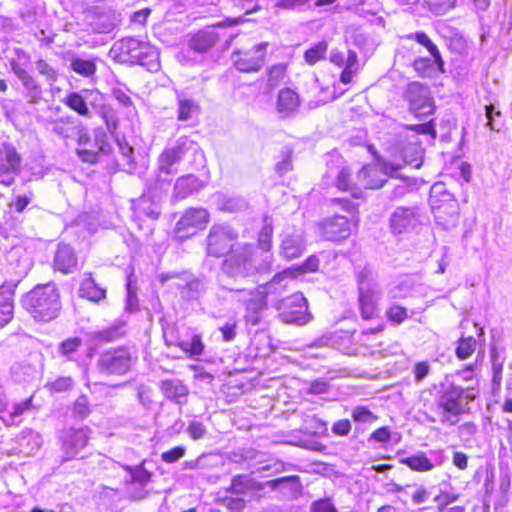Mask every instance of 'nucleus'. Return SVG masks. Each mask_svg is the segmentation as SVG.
<instances>
[{"label": "nucleus", "mask_w": 512, "mask_h": 512, "mask_svg": "<svg viewBox=\"0 0 512 512\" xmlns=\"http://www.w3.org/2000/svg\"><path fill=\"white\" fill-rule=\"evenodd\" d=\"M37 375V367L29 362H18L11 367V377L18 383H30Z\"/></svg>", "instance_id": "2f4dec72"}, {"label": "nucleus", "mask_w": 512, "mask_h": 512, "mask_svg": "<svg viewBox=\"0 0 512 512\" xmlns=\"http://www.w3.org/2000/svg\"><path fill=\"white\" fill-rule=\"evenodd\" d=\"M217 40L218 37L214 31H199L192 37L189 45L194 51L203 53L213 47Z\"/></svg>", "instance_id": "72a5a7b5"}, {"label": "nucleus", "mask_w": 512, "mask_h": 512, "mask_svg": "<svg viewBox=\"0 0 512 512\" xmlns=\"http://www.w3.org/2000/svg\"><path fill=\"white\" fill-rule=\"evenodd\" d=\"M294 275L291 269L277 273L271 281L261 285L262 290L258 292L246 287H228L227 289L239 295V300L246 306V322L256 326L261 322L262 312L266 309V297L270 294H281L286 288L285 280Z\"/></svg>", "instance_id": "f03ea898"}, {"label": "nucleus", "mask_w": 512, "mask_h": 512, "mask_svg": "<svg viewBox=\"0 0 512 512\" xmlns=\"http://www.w3.org/2000/svg\"><path fill=\"white\" fill-rule=\"evenodd\" d=\"M209 220V213L204 208H191L177 222V232L193 235L197 229L203 228Z\"/></svg>", "instance_id": "6ab92c4d"}, {"label": "nucleus", "mask_w": 512, "mask_h": 512, "mask_svg": "<svg viewBox=\"0 0 512 512\" xmlns=\"http://www.w3.org/2000/svg\"><path fill=\"white\" fill-rule=\"evenodd\" d=\"M160 55L157 48L150 45L149 43H145L142 47V53L139 56V60H137L136 64H139L145 67L148 71H158L160 68Z\"/></svg>", "instance_id": "c9c22d12"}, {"label": "nucleus", "mask_w": 512, "mask_h": 512, "mask_svg": "<svg viewBox=\"0 0 512 512\" xmlns=\"http://www.w3.org/2000/svg\"><path fill=\"white\" fill-rule=\"evenodd\" d=\"M73 385L74 381L71 377L63 376L47 383L46 388H48L51 393H62L70 390Z\"/></svg>", "instance_id": "5fc2aeb1"}, {"label": "nucleus", "mask_w": 512, "mask_h": 512, "mask_svg": "<svg viewBox=\"0 0 512 512\" xmlns=\"http://www.w3.org/2000/svg\"><path fill=\"white\" fill-rule=\"evenodd\" d=\"M237 233L228 225L215 224L207 236V253L210 256L221 257L233 246Z\"/></svg>", "instance_id": "f8f14e48"}, {"label": "nucleus", "mask_w": 512, "mask_h": 512, "mask_svg": "<svg viewBox=\"0 0 512 512\" xmlns=\"http://www.w3.org/2000/svg\"><path fill=\"white\" fill-rule=\"evenodd\" d=\"M407 39H413L418 42L420 45L424 46L431 56L434 58V62L438 67V70L444 72V61L441 57V54L437 48V46L430 40L428 35L424 32H416L411 33L406 36Z\"/></svg>", "instance_id": "473e14b6"}, {"label": "nucleus", "mask_w": 512, "mask_h": 512, "mask_svg": "<svg viewBox=\"0 0 512 512\" xmlns=\"http://www.w3.org/2000/svg\"><path fill=\"white\" fill-rule=\"evenodd\" d=\"M285 76V66L277 64L269 69L268 82L271 86L277 85Z\"/></svg>", "instance_id": "69168bd1"}, {"label": "nucleus", "mask_w": 512, "mask_h": 512, "mask_svg": "<svg viewBox=\"0 0 512 512\" xmlns=\"http://www.w3.org/2000/svg\"><path fill=\"white\" fill-rule=\"evenodd\" d=\"M264 463H265V461H263L261 459L258 460L257 466H254V465L252 466L253 472L261 473L264 476H270L272 474L278 473L281 470L282 465L276 461H270L266 464H264Z\"/></svg>", "instance_id": "4d7b16f0"}, {"label": "nucleus", "mask_w": 512, "mask_h": 512, "mask_svg": "<svg viewBox=\"0 0 512 512\" xmlns=\"http://www.w3.org/2000/svg\"><path fill=\"white\" fill-rule=\"evenodd\" d=\"M268 42H261L249 49H240L232 53L234 66L240 72H258L265 64Z\"/></svg>", "instance_id": "9d476101"}, {"label": "nucleus", "mask_w": 512, "mask_h": 512, "mask_svg": "<svg viewBox=\"0 0 512 512\" xmlns=\"http://www.w3.org/2000/svg\"><path fill=\"white\" fill-rule=\"evenodd\" d=\"M160 203H155L154 201H151L150 197H146L145 194H143L135 203V211L138 214H143L147 216L148 218L155 220L160 215V209H159Z\"/></svg>", "instance_id": "a19ab883"}, {"label": "nucleus", "mask_w": 512, "mask_h": 512, "mask_svg": "<svg viewBox=\"0 0 512 512\" xmlns=\"http://www.w3.org/2000/svg\"><path fill=\"white\" fill-rule=\"evenodd\" d=\"M350 172L347 168L343 167L337 171L336 174V187L339 190L350 192L354 198L361 197V191L351 184Z\"/></svg>", "instance_id": "c03bdc74"}, {"label": "nucleus", "mask_w": 512, "mask_h": 512, "mask_svg": "<svg viewBox=\"0 0 512 512\" xmlns=\"http://www.w3.org/2000/svg\"><path fill=\"white\" fill-rule=\"evenodd\" d=\"M443 190L444 187L441 184H435L431 188L430 203L436 218H440L442 212V205L440 204V199H438V195H442L443 201L450 203V206L452 208H455L454 199L452 198V195Z\"/></svg>", "instance_id": "e433bc0d"}, {"label": "nucleus", "mask_w": 512, "mask_h": 512, "mask_svg": "<svg viewBox=\"0 0 512 512\" xmlns=\"http://www.w3.org/2000/svg\"><path fill=\"white\" fill-rule=\"evenodd\" d=\"M311 512H339L329 498L313 501L310 506Z\"/></svg>", "instance_id": "bf43d9fd"}, {"label": "nucleus", "mask_w": 512, "mask_h": 512, "mask_svg": "<svg viewBox=\"0 0 512 512\" xmlns=\"http://www.w3.org/2000/svg\"><path fill=\"white\" fill-rule=\"evenodd\" d=\"M406 99L410 111L417 117L428 116L434 112L435 105L430 90L419 82H412L408 85Z\"/></svg>", "instance_id": "9b49d317"}, {"label": "nucleus", "mask_w": 512, "mask_h": 512, "mask_svg": "<svg viewBox=\"0 0 512 512\" xmlns=\"http://www.w3.org/2000/svg\"><path fill=\"white\" fill-rule=\"evenodd\" d=\"M79 296L92 302H99L106 297V290L95 282L91 274H85L80 283Z\"/></svg>", "instance_id": "cd10ccee"}, {"label": "nucleus", "mask_w": 512, "mask_h": 512, "mask_svg": "<svg viewBox=\"0 0 512 512\" xmlns=\"http://www.w3.org/2000/svg\"><path fill=\"white\" fill-rule=\"evenodd\" d=\"M21 157L15 147L10 144L0 146V176L18 174L20 172Z\"/></svg>", "instance_id": "412c9836"}, {"label": "nucleus", "mask_w": 512, "mask_h": 512, "mask_svg": "<svg viewBox=\"0 0 512 512\" xmlns=\"http://www.w3.org/2000/svg\"><path fill=\"white\" fill-rule=\"evenodd\" d=\"M387 316L390 321L400 324L407 318V311L405 308L395 305L387 311Z\"/></svg>", "instance_id": "774afa93"}, {"label": "nucleus", "mask_w": 512, "mask_h": 512, "mask_svg": "<svg viewBox=\"0 0 512 512\" xmlns=\"http://www.w3.org/2000/svg\"><path fill=\"white\" fill-rule=\"evenodd\" d=\"M273 256L271 254L258 255V250L251 245H244L235 249L223 262L224 274L235 280L242 281L254 277L256 274H267L272 271Z\"/></svg>", "instance_id": "f257e3e1"}, {"label": "nucleus", "mask_w": 512, "mask_h": 512, "mask_svg": "<svg viewBox=\"0 0 512 512\" xmlns=\"http://www.w3.org/2000/svg\"><path fill=\"white\" fill-rule=\"evenodd\" d=\"M202 181L193 174H187L176 179L173 189V200H182L199 191Z\"/></svg>", "instance_id": "4be33fe9"}, {"label": "nucleus", "mask_w": 512, "mask_h": 512, "mask_svg": "<svg viewBox=\"0 0 512 512\" xmlns=\"http://www.w3.org/2000/svg\"><path fill=\"white\" fill-rule=\"evenodd\" d=\"M160 389L169 400L178 404L185 403L189 394L188 387L179 379L161 381Z\"/></svg>", "instance_id": "393cba45"}, {"label": "nucleus", "mask_w": 512, "mask_h": 512, "mask_svg": "<svg viewBox=\"0 0 512 512\" xmlns=\"http://www.w3.org/2000/svg\"><path fill=\"white\" fill-rule=\"evenodd\" d=\"M352 418L358 423H374L378 417L374 415L368 408L358 406L352 411Z\"/></svg>", "instance_id": "6e6d98bb"}, {"label": "nucleus", "mask_w": 512, "mask_h": 512, "mask_svg": "<svg viewBox=\"0 0 512 512\" xmlns=\"http://www.w3.org/2000/svg\"><path fill=\"white\" fill-rule=\"evenodd\" d=\"M271 238L272 227L270 225H265L259 234V246L262 252H258V255L270 254L269 250L271 248Z\"/></svg>", "instance_id": "13d9d810"}, {"label": "nucleus", "mask_w": 512, "mask_h": 512, "mask_svg": "<svg viewBox=\"0 0 512 512\" xmlns=\"http://www.w3.org/2000/svg\"><path fill=\"white\" fill-rule=\"evenodd\" d=\"M428 9L436 15H444L456 6V0H425Z\"/></svg>", "instance_id": "3c124183"}, {"label": "nucleus", "mask_w": 512, "mask_h": 512, "mask_svg": "<svg viewBox=\"0 0 512 512\" xmlns=\"http://www.w3.org/2000/svg\"><path fill=\"white\" fill-rule=\"evenodd\" d=\"M474 389L463 388L446 379L437 391L436 405L441 413V422L455 425L459 416L469 410V403L475 399Z\"/></svg>", "instance_id": "7ed1b4c3"}, {"label": "nucleus", "mask_w": 512, "mask_h": 512, "mask_svg": "<svg viewBox=\"0 0 512 512\" xmlns=\"http://www.w3.org/2000/svg\"><path fill=\"white\" fill-rule=\"evenodd\" d=\"M73 412H74V415L80 419H84L89 415V413H90L89 402L85 395L80 396L76 400V402L74 404Z\"/></svg>", "instance_id": "052dcab7"}, {"label": "nucleus", "mask_w": 512, "mask_h": 512, "mask_svg": "<svg viewBox=\"0 0 512 512\" xmlns=\"http://www.w3.org/2000/svg\"><path fill=\"white\" fill-rule=\"evenodd\" d=\"M90 430L88 427L74 429L69 428L61 434L62 450L65 459L75 458L86 447L89 441Z\"/></svg>", "instance_id": "dca6fc26"}, {"label": "nucleus", "mask_w": 512, "mask_h": 512, "mask_svg": "<svg viewBox=\"0 0 512 512\" xmlns=\"http://www.w3.org/2000/svg\"><path fill=\"white\" fill-rule=\"evenodd\" d=\"M76 265L77 258L72 247L68 244H59L54 258V267L68 274L75 269Z\"/></svg>", "instance_id": "5701e85b"}, {"label": "nucleus", "mask_w": 512, "mask_h": 512, "mask_svg": "<svg viewBox=\"0 0 512 512\" xmlns=\"http://www.w3.org/2000/svg\"><path fill=\"white\" fill-rule=\"evenodd\" d=\"M258 489L257 482L247 475L233 477L228 491L235 495H245L249 491Z\"/></svg>", "instance_id": "4c0bfd02"}, {"label": "nucleus", "mask_w": 512, "mask_h": 512, "mask_svg": "<svg viewBox=\"0 0 512 512\" xmlns=\"http://www.w3.org/2000/svg\"><path fill=\"white\" fill-rule=\"evenodd\" d=\"M185 455V448L176 446L161 454V459L165 463H175Z\"/></svg>", "instance_id": "0e129e2a"}, {"label": "nucleus", "mask_w": 512, "mask_h": 512, "mask_svg": "<svg viewBox=\"0 0 512 512\" xmlns=\"http://www.w3.org/2000/svg\"><path fill=\"white\" fill-rule=\"evenodd\" d=\"M188 153H192L194 156H202L195 141L186 136L178 138L174 144L167 146L158 156V171L166 176L176 173L173 166L181 162Z\"/></svg>", "instance_id": "0eeeda50"}, {"label": "nucleus", "mask_w": 512, "mask_h": 512, "mask_svg": "<svg viewBox=\"0 0 512 512\" xmlns=\"http://www.w3.org/2000/svg\"><path fill=\"white\" fill-rule=\"evenodd\" d=\"M100 115L102 119L105 121L107 130L109 132H113L118 125V120L116 118L115 112L108 107H102L100 111Z\"/></svg>", "instance_id": "680f3d73"}, {"label": "nucleus", "mask_w": 512, "mask_h": 512, "mask_svg": "<svg viewBox=\"0 0 512 512\" xmlns=\"http://www.w3.org/2000/svg\"><path fill=\"white\" fill-rule=\"evenodd\" d=\"M184 284L178 283L177 286L181 290L182 298L186 300H194L199 298L205 290L204 284L199 279H183Z\"/></svg>", "instance_id": "58836bf2"}, {"label": "nucleus", "mask_w": 512, "mask_h": 512, "mask_svg": "<svg viewBox=\"0 0 512 512\" xmlns=\"http://www.w3.org/2000/svg\"><path fill=\"white\" fill-rule=\"evenodd\" d=\"M394 155L396 158L402 159L405 165L420 168L423 162V149L418 137L400 136L395 146Z\"/></svg>", "instance_id": "ddd939ff"}, {"label": "nucleus", "mask_w": 512, "mask_h": 512, "mask_svg": "<svg viewBox=\"0 0 512 512\" xmlns=\"http://www.w3.org/2000/svg\"><path fill=\"white\" fill-rule=\"evenodd\" d=\"M127 471L126 485L127 493L133 500H141L147 496L145 487L150 482L151 473L144 468V462L134 468L125 467Z\"/></svg>", "instance_id": "4468645a"}, {"label": "nucleus", "mask_w": 512, "mask_h": 512, "mask_svg": "<svg viewBox=\"0 0 512 512\" xmlns=\"http://www.w3.org/2000/svg\"><path fill=\"white\" fill-rule=\"evenodd\" d=\"M71 69L84 77H91L96 73V64L93 60L75 57L70 63Z\"/></svg>", "instance_id": "a18cd8bd"}, {"label": "nucleus", "mask_w": 512, "mask_h": 512, "mask_svg": "<svg viewBox=\"0 0 512 512\" xmlns=\"http://www.w3.org/2000/svg\"><path fill=\"white\" fill-rule=\"evenodd\" d=\"M119 151H120V160L119 165L122 169L129 173L133 174L136 171V163L133 158L134 149L125 141L117 140Z\"/></svg>", "instance_id": "ea45409f"}, {"label": "nucleus", "mask_w": 512, "mask_h": 512, "mask_svg": "<svg viewBox=\"0 0 512 512\" xmlns=\"http://www.w3.org/2000/svg\"><path fill=\"white\" fill-rule=\"evenodd\" d=\"M274 8L276 10L285 11H302L310 8L312 0H274Z\"/></svg>", "instance_id": "de8ad7c7"}, {"label": "nucleus", "mask_w": 512, "mask_h": 512, "mask_svg": "<svg viewBox=\"0 0 512 512\" xmlns=\"http://www.w3.org/2000/svg\"><path fill=\"white\" fill-rule=\"evenodd\" d=\"M328 49V44L325 41L318 42L313 47L306 50L304 58L310 65L315 64L319 60L323 59Z\"/></svg>", "instance_id": "09e8293b"}, {"label": "nucleus", "mask_w": 512, "mask_h": 512, "mask_svg": "<svg viewBox=\"0 0 512 512\" xmlns=\"http://www.w3.org/2000/svg\"><path fill=\"white\" fill-rule=\"evenodd\" d=\"M434 64V60L420 57L414 60L413 67L421 76H427Z\"/></svg>", "instance_id": "e2e57ef3"}, {"label": "nucleus", "mask_w": 512, "mask_h": 512, "mask_svg": "<svg viewBox=\"0 0 512 512\" xmlns=\"http://www.w3.org/2000/svg\"><path fill=\"white\" fill-rule=\"evenodd\" d=\"M276 106L281 117L290 116L299 106V96L289 88L282 89L278 94Z\"/></svg>", "instance_id": "bb28decb"}, {"label": "nucleus", "mask_w": 512, "mask_h": 512, "mask_svg": "<svg viewBox=\"0 0 512 512\" xmlns=\"http://www.w3.org/2000/svg\"><path fill=\"white\" fill-rule=\"evenodd\" d=\"M124 325L122 323L113 324L103 330L93 332L91 337L98 342H112L124 335Z\"/></svg>", "instance_id": "79ce46f5"}, {"label": "nucleus", "mask_w": 512, "mask_h": 512, "mask_svg": "<svg viewBox=\"0 0 512 512\" xmlns=\"http://www.w3.org/2000/svg\"><path fill=\"white\" fill-rule=\"evenodd\" d=\"M10 68L20 80L23 87V95L27 101L31 104L39 103L42 100V88L36 78L14 59L10 60Z\"/></svg>", "instance_id": "f3484780"}, {"label": "nucleus", "mask_w": 512, "mask_h": 512, "mask_svg": "<svg viewBox=\"0 0 512 512\" xmlns=\"http://www.w3.org/2000/svg\"><path fill=\"white\" fill-rule=\"evenodd\" d=\"M324 236L330 241H339L349 237L351 225L347 217L335 215L323 223Z\"/></svg>", "instance_id": "aec40b11"}, {"label": "nucleus", "mask_w": 512, "mask_h": 512, "mask_svg": "<svg viewBox=\"0 0 512 512\" xmlns=\"http://www.w3.org/2000/svg\"><path fill=\"white\" fill-rule=\"evenodd\" d=\"M88 94L89 91H84V94L82 92H70L62 102L79 115L90 118L92 114L87 105Z\"/></svg>", "instance_id": "c756f323"}, {"label": "nucleus", "mask_w": 512, "mask_h": 512, "mask_svg": "<svg viewBox=\"0 0 512 512\" xmlns=\"http://www.w3.org/2000/svg\"><path fill=\"white\" fill-rule=\"evenodd\" d=\"M24 308L40 321L54 319L61 308L56 285L47 283L36 286L23 299Z\"/></svg>", "instance_id": "20e7f679"}, {"label": "nucleus", "mask_w": 512, "mask_h": 512, "mask_svg": "<svg viewBox=\"0 0 512 512\" xmlns=\"http://www.w3.org/2000/svg\"><path fill=\"white\" fill-rule=\"evenodd\" d=\"M401 168L399 163L381 161L378 165L364 166L358 172V181L368 189H379L387 182V177H396V172Z\"/></svg>", "instance_id": "1a4fd4ad"}, {"label": "nucleus", "mask_w": 512, "mask_h": 512, "mask_svg": "<svg viewBox=\"0 0 512 512\" xmlns=\"http://www.w3.org/2000/svg\"><path fill=\"white\" fill-rule=\"evenodd\" d=\"M32 408V397L13 405L12 411L10 412L11 420L14 421L22 416L26 411Z\"/></svg>", "instance_id": "338daca9"}, {"label": "nucleus", "mask_w": 512, "mask_h": 512, "mask_svg": "<svg viewBox=\"0 0 512 512\" xmlns=\"http://www.w3.org/2000/svg\"><path fill=\"white\" fill-rule=\"evenodd\" d=\"M171 185V179L164 173L158 171L155 180L152 184L147 187V190L143 193L146 197H150L151 201L160 203L163 197L167 194Z\"/></svg>", "instance_id": "c85d7f7f"}, {"label": "nucleus", "mask_w": 512, "mask_h": 512, "mask_svg": "<svg viewBox=\"0 0 512 512\" xmlns=\"http://www.w3.org/2000/svg\"><path fill=\"white\" fill-rule=\"evenodd\" d=\"M476 340L473 337L462 338L456 348V355L459 359H467L475 350Z\"/></svg>", "instance_id": "864d4df0"}, {"label": "nucleus", "mask_w": 512, "mask_h": 512, "mask_svg": "<svg viewBox=\"0 0 512 512\" xmlns=\"http://www.w3.org/2000/svg\"><path fill=\"white\" fill-rule=\"evenodd\" d=\"M421 223L419 208L397 207L390 216L392 233L401 234L415 229Z\"/></svg>", "instance_id": "2eb2a0df"}, {"label": "nucleus", "mask_w": 512, "mask_h": 512, "mask_svg": "<svg viewBox=\"0 0 512 512\" xmlns=\"http://www.w3.org/2000/svg\"><path fill=\"white\" fill-rule=\"evenodd\" d=\"M179 346L183 351L189 353L191 357L200 356L204 350V344L198 335H194L190 341L180 342Z\"/></svg>", "instance_id": "8fccbe9b"}, {"label": "nucleus", "mask_w": 512, "mask_h": 512, "mask_svg": "<svg viewBox=\"0 0 512 512\" xmlns=\"http://www.w3.org/2000/svg\"><path fill=\"white\" fill-rule=\"evenodd\" d=\"M15 284H4L0 287V328L13 318V292Z\"/></svg>", "instance_id": "b1692460"}, {"label": "nucleus", "mask_w": 512, "mask_h": 512, "mask_svg": "<svg viewBox=\"0 0 512 512\" xmlns=\"http://www.w3.org/2000/svg\"><path fill=\"white\" fill-rule=\"evenodd\" d=\"M358 286V303L363 319H373L378 313L381 291L370 267L358 266L355 271Z\"/></svg>", "instance_id": "39448f33"}, {"label": "nucleus", "mask_w": 512, "mask_h": 512, "mask_svg": "<svg viewBox=\"0 0 512 512\" xmlns=\"http://www.w3.org/2000/svg\"><path fill=\"white\" fill-rule=\"evenodd\" d=\"M400 463L406 465L411 470L416 472H428L431 471L436 465H440L441 461H437L436 458L433 459L428 457L424 452H418L416 454L401 458Z\"/></svg>", "instance_id": "a878e982"}, {"label": "nucleus", "mask_w": 512, "mask_h": 512, "mask_svg": "<svg viewBox=\"0 0 512 512\" xmlns=\"http://www.w3.org/2000/svg\"><path fill=\"white\" fill-rule=\"evenodd\" d=\"M276 308L279 310V319L283 323L304 325L312 318L308 312L307 299L301 293H295L280 300Z\"/></svg>", "instance_id": "6e6552de"}, {"label": "nucleus", "mask_w": 512, "mask_h": 512, "mask_svg": "<svg viewBox=\"0 0 512 512\" xmlns=\"http://www.w3.org/2000/svg\"><path fill=\"white\" fill-rule=\"evenodd\" d=\"M178 101V120L189 121L200 112L199 104L190 98H186L182 93L177 94Z\"/></svg>", "instance_id": "f704fd0d"}, {"label": "nucleus", "mask_w": 512, "mask_h": 512, "mask_svg": "<svg viewBox=\"0 0 512 512\" xmlns=\"http://www.w3.org/2000/svg\"><path fill=\"white\" fill-rule=\"evenodd\" d=\"M81 345L82 340L79 337H73L63 341L59 345V352L67 359L71 360L73 358L74 353L78 351Z\"/></svg>", "instance_id": "603ef678"}, {"label": "nucleus", "mask_w": 512, "mask_h": 512, "mask_svg": "<svg viewBox=\"0 0 512 512\" xmlns=\"http://www.w3.org/2000/svg\"><path fill=\"white\" fill-rule=\"evenodd\" d=\"M393 179L396 180V183L393 184V188L388 197L391 201H397L411 191L414 182L411 178L399 176L397 173L396 177Z\"/></svg>", "instance_id": "37998d69"}, {"label": "nucleus", "mask_w": 512, "mask_h": 512, "mask_svg": "<svg viewBox=\"0 0 512 512\" xmlns=\"http://www.w3.org/2000/svg\"><path fill=\"white\" fill-rule=\"evenodd\" d=\"M35 68H36L38 74L45 78V81L47 82V84L49 86L52 87L57 82L59 73L46 60L38 59L35 62Z\"/></svg>", "instance_id": "49530a36"}, {"label": "nucleus", "mask_w": 512, "mask_h": 512, "mask_svg": "<svg viewBox=\"0 0 512 512\" xmlns=\"http://www.w3.org/2000/svg\"><path fill=\"white\" fill-rule=\"evenodd\" d=\"M138 356L128 347H117L103 351L96 362L101 375L123 376L129 373L136 364Z\"/></svg>", "instance_id": "423d86ee"}, {"label": "nucleus", "mask_w": 512, "mask_h": 512, "mask_svg": "<svg viewBox=\"0 0 512 512\" xmlns=\"http://www.w3.org/2000/svg\"><path fill=\"white\" fill-rule=\"evenodd\" d=\"M141 42L142 41L133 37L122 38L114 43L111 52L115 54V57L120 62H127L128 58L133 56L134 50L138 48Z\"/></svg>", "instance_id": "7c9ffc66"}, {"label": "nucleus", "mask_w": 512, "mask_h": 512, "mask_svg": "<svg viewBox=\"0 0 512 512\" xmlns=\"http://www.w3.org/2000/svg\"><path fill=\"white\" fill-rule=\"evenodd\" d=\"M306 249V240L300 229L285 230L281 235L280 255L292 260L300 257Z\"/></svg>", "instance_id": "a211bd4d"}]
</instances>
